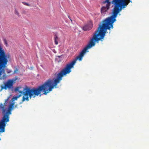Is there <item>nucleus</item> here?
Returning a JSON list of instances; mask_svg holds the SVG:
<instances>
[{
	"instance_id": "nucleus-8",
	"label": "nucleus",
	"mask_w": 149,
	"mask_h": 149,
	"mask_svg": "<svg viewBox=\"0 0 149 149\" xmlns=\"http://www.w3.org/2000/svg\"><path fill=\"white\" fill-rule=\"evenodd\" d=\"M4 126V128H5V127L6 126L5 122L3 121V118H2V122L0 123V126L1 127H3Z\"/></svg>"
},
{
	"instance_id": "nucleus-11",
	"label": "nucleus",
	"mask_w": 149,
	"mask_h": 149,
	"mask_svg": "<svg viewBox=\"0 0 149 149\" xmlns=\"http://www.w3.org/2000/svg\"><path fill=\"white\" fill-rule=\"evenodd\" d=\"M14 13L15 14L17 15L19 17H20V15L19 14L18 11L16 9H15Z\"/></svg>"
},
{
	"instance_id": "nucleus-1",
	"label": "nucleus",
	"mask_w": 149,
	"mask_h": 149,
	"mask_svg": "<svg viewBox=\"0 0 149 149\" xmlns=\"http://www.w3.org/2000/svg\"><path fill=\"white\" fill-rule=\"evenodd\" d=\"M112 3L114 5L112 15L102 21L93 34L90 40H101L104 38L107 30H110L113 28V24L116 21V18L118 14L127 5L126 0H113Z\"/></svg>"
},
{
	"instance_id": "nucleus-12",
	"label": "nucleus",
	"mask_w": 149,
	"mask_h": 149,
	"mask_svg": "<svg viewBox=\"0 0 149 149\" xmlns=\"http://www.w3.org/2000/svg\"><path fill=\"white\" fill-rule=\"evenodd\" d=\"M23 3L24 5H25L26 6H29L30 5L28 3H26V2H23Z\"/></svg>"
},
{
	"instance_id": "nucleus-10",
	"label": "nucleus",
	"mask_w": 149,
	"mask_h": 149,
	"mask_svg": "<svg viewBox=\"0 0 149 149\" xmlns=\"http://www.w3.org/2000/svg\"><path fill=\"white\" fill-rule=\"evenodd\" d=\"M21 95H19L18 96L13 97L12 99V101H13L15 100H17L19 97H20Z\"/></svg>"
},
{
	"instance_id": "nucleus-6",
	"label": "nucleus",
	"mask_w": 149,
	"mask_h": 149,
	"mask_svg": "<svg viewBox=\"0 0 149 149\" xmlns=\"http://www.w3.org/2000/svg\"><path fill=\"white\" fill-rule=\"evenodd\" d=\"M54 40L55 44L56 45H58V38L56 33L54 34Z\"/></svg>"
},
{
	"instance_id": "nucleus-3",
	"label": "nucleus",
	"mask_w": 149,
	"mask_h": 149,
	"mask_svg": "<svg viewBox=\"0 0 149 149\" xmlns=\"http://www.w3.org/2000/svg\"><path fill=\"white\" fill-rule=\"evenodd\" d=\"M12 110L8 109L6 113L4 115L3 118V120L4 122H6L9 121V115L11 114V111Z\"/></svg>"
},
{
	"instance_id": "nucleus-4",
	"label": "nucleus",
	"mask_w": 149,
	"mask_h": 149,
	"mask_svg": "<svg viewBox=\"0 0 149 149\" xmlns=\"http://www.w3.org/2000/svg\"><path fill=\"white\" fill-rule=\"evenodd\" d=\"M93 27V24L92 23L90 22L87 24L84 25L83 27V30L86 31H87L91 30Z\"/></svg>"
},
{
	"instance_id": "nucleus-15",
	"label": "nucleus",
	"mask_w": 149,
	"mask_h": 149,
	"mask_svg": "<svg viewBox=\"0 0 149 149\" xmlns=\"http://www.w3.org/2000/svg\"><path fill=\"white\" fill-rule=\"evenodd\" d=\"M68 17L69 18V19H70V20H71V22H72V19H71V18L70 17V16L69 15H68Z\"/></svg>"
},
{
	"instance_id": "nucleus-9",
	"label": "nucleus",
	"mask_w": 149,
	"mask_h": 149,
	"mask_svg": "<svg viewBox=\"0 0 149 149\" xmlns=\"http://www.w3.org/2000/svg\"><path fill=\"white\" fill-rule=\"evenodd\" d=\"M104 3H107L106 5L110 6L111 5V2L109 1V0H106L103 2Z\"/></svg>"
},
{
	"instance_id": "nucleus-7",
	"label": "nucleus",
	"mask_w": 149,
	"mask_h": 149,
	"mask_svg": "<svg viewBox=\"0 0 149 149\" xmlns=\"http://www.w3.org/2000/svg\"><path fill=\"white\" fill-rule=\"evenodd\" d=\"M15 104L14 102H12L11 103L9 106L8 109L12 110L13 109V108H14V105Z\"/></svg>"
},
{
	"instance_id": "nucleus-17",
	"label": "nucleus",
	"mask_w": 149,
	"mask_h": 149,
	"mask_svg": "<svg viewBox=\"0 0 149 149\" xmlns=\"http://www.w3.org/2000/svg\"><path fill=\"white\" fill-rule=\"evenodd\" d=\"M19 88H17L15 89V91H19Z\"/></svg>"
},
{
	"instance_id": "nucleus-5",
	"label": "nucleus",
	"mask_w": 149,
	"mask_h": 149,
	"mask_svg": "<svg viewBox=\"0 0 149 149\" xmlns=\"http://www.w3.org/2000/svg\"><path fill=\"white\" fill-rule=\"evenodd\" d=\"M110 6L106 5L105 6H103L101 8V13L104 14L109 8Z\"/></svg>"
},
{
	"instance_id": "nucleus-14",
	"label": "nucleus",
	"mask_w": 149,
	"mask_h": 149,
	"mask_svg": "<svg viewBox=\"0 0 149 149\" xmlns=\"http://www.w3.org/2000/svg\"><path fill=\"white\" fill-rule=\"evenodd\" d=\"M4 42H5V44L6 45H7V44H7V42L6 40V39H4Z\"/></svg>"
},
{
	"instance_id": "nucleus-2",
	"label": "nucleus",
	"mask_w": 149,
	"mask_h": 149,
	"mask_svg": "<svg viewBox=\"0 0 149 149\" xmlns=\"http://www.w3.org/2000/svg\"><path fill=\"white\" fill-rule=\"evenodd\" d=\"M15 80L9 79L4 84V86H1V89L6 90L7 88L10 89L13 88V85L14 83Z\"/></svg>"
},
{
	"instance_id": "nucleus-13",
	"label": "nucleus",
	"mask_w": 149,
	"mask_h": 149,
	"mask_svg": "<svg viewBox=\"0 0 149 149\" xmlns=\"http://www.w3.org/2000/svg\"><path fill=\"white\" fill-rule=\"evenodd\" d=\"M126 0V3H127V5L130 2H132V1H131V0Z\"/></svg>"
},
{
	"instance_id": "nucleus-16",
	"label": "nucleus",
	"mask_w": 149,
	"mask_h": 149,
	"mask_svg": "<svg viewBox=\"0 0 149 149\" xmlns=\"http://www.w3.org/2000/svg\"><path fill=\"white\" fill-rule=\"evenodd\" d=\"M18 70L17 69H15L14 71V73H16L17 71Z\"/></svg>"
}]
</instances>
